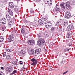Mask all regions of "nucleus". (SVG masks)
Listing matches in <instances>:
<instances>
[{"mask_svg": "<svg viewBox=\"0 0 75 75\" xmlns=\"http://www.w3.org/2000/svg\"><path fill=\"white\" fill-rule=\"evenodd\" d=\"M61 23L60 22H57L56 24L57 26H59L60 25H61Z\"/></svg>", "mask_w": 75, "mask_h": 75, "instance_id": "b1692460", "label": "nucleus"}, {"mask_svg": "<svg viewBox=\"0 0 75 75\" xmlns=\"http://www.w3.org/2000/svg\"><path fill=\"white\" fill-rule=\"evenodd\" d=\"M5 29H6V27H5Z\"/></svg>", "mask_w": 75, "mask_h": 75, "instance_id": "5fc2aeb1", "label": "nucleus"}, {"mask_svg": "<svg viewBox=\"0 0 75 75\" xmlns=\"http://www.w3.org/2000/svg\"><path fill=\"white\" fill-rule=\"evenodd\" d=\"M26 37H28V33H26Z\"/></svg>", "mask_w": 75, "mask_h": 75, "instance_id": "c03bdc74", "label": "nucleus"}, {"mask_svg": "<svg viewBox=\"0 0 75 75\" xmlns=\"http://www.w3.org/2000/svg\"><path fill=\"white\" fill-rule=\"evenodd\" d=\"M70 1L66 2L65 3L66 5H70L69 4H70Z\"/></svg>", "mask_w": 75, "mask_h": 75, "instance_id": "cd10ccee", "label": "nucleus"}, {"mask_svg": "<svg viewBox=\"0 0 75 75\" xmlns=\"http://www.w3.org/2000/svg\"><path fill=\"white\" fill-rule=\"evenodd\" d=\"M16 1H19V0H16Z\"/></svg>", "mask_w": 75, "mask_h": 75, "instance_id": "603ef678", "label": "nucleus"}, {"mask_svg": "<svg viewBox=\"0 0 75 75\" xmlns=\"http://www.w3.org/2000/svg\"><path fill=\"white\" fill-rule=\"evenodd\" d=\"M67 38H71V36H70V34H69V32L68 33V34L67 35Z\"/></svg>", "mask_w": 75, "mask_h": 75, "instance_id": "393cba45", "label": "nucleus"}, {"mask_svg": "<svg viewBox=\"0 0 75 75\" xmlns=\"http://www.w3.org/2000/svg\"><path fill=\"white\" fill-rule=\"evenodd\" d=\"M28 44H29V45H33V44H34V41L33 40H28Z\"/></svg>", "mask_w": 75, "mask_h": 75, "instance_id": "0eeeda50", "label": "nucleus"}, {"mask_svg": "<svg viewBox=\"0 0 75 75\" xmlns=\"http://www.w3.org/2000/svg\"><path fill=\"white\" fill-rule=\"evenodd\" d=\"M21 33L22 34H25V30H22Z\"/></svg>", "mask_w": 75, "mask_h": 75, "instance_id": "2f4dec72", "label": "nucleus"}, {"mask_svg": "<svg viewBox=\"0 0 75 75\" xmlns=\"http://www.w3.org/2000/svg\"><path fill=\"white\" fill-rule=\"evenodd\" d=\"M4 31V30L2 29V31Z\"/></svg>", "mask_w": 75, "mask_h": 75, "instance_id": "3c124183", "label": "nucleus"}, {"mask_svg": "<svg viewBox=\"0 0 75 75\" xmlns=\"http://www.w3.org/2000/svg\"><path fill=\"white\" fill-rule=\"evenodd\" d=\"M68 71H67L63 73V74H66V73H67V72H68Z\"/></svg>", "mask_w": 75, "mask_h": 75, "instance_id": "a19ab883", "label": "nucleus"}, {"mask_svg": "<svg viewBox=\"0 0 75 75\" xmlns=\"http://www.w3.org/2000/svg\"><path fill=\"white\" fill-rule=\"evenodd\" d=\"M74 26L69 25L67 27V31H71V30H72Z\"/></svg>", "mask_w": 75, "mask_h": 75, "instance_id": "6e6552de", "label": "nucleus"}, {"mask_svg": "<svg viewBox=\"0 0 75 75\" xmlns=\"http://www.w3.org/2000/svg\"><path fill=\"white\" fill-rule=\"evenodd\" d=\"M69 46H71V45H72V44L71 43H70L69 44Z\"/></svg>", "mask_w": 75, "mask_h": 75, "instance_id": "a18cd8bd", "label": "nucleus"}, {"mask_svg": "<svg viewBox=\"0 0 75 75\" xmlns=\"http://www.w3.org/2000/svg\"><path fill=\"white\" fill-rule=\"evenodd\" d=\"M24 69H26L24 67Z\"/></svg>", "mask_w": 75, "mask_h": 75, "instance_id": "6e6d98bb", "label": "nucleus"}, {"mask_svg": "<svg viewBox=\"0 0 75 75\" xmlns=\"http://www.w3.org/2000/svg\"><path fill=\"white\" fill-rule=\"evenodd\" d=\"M41 19L44 20V21H46L48 20V18L47 17H44L41 18Z\"/></svg>", "mask_w": 75, "mask_h": 75, "instance_id": "a211bd4d", "label": "nucleus"}, {"mask_svg": "<svg viewBox=\"0 0 75 75\" xmlns=\"http://www.w3.org/2000/svg\"><path fill=\"white\" fill-rule=\"evenodd\" d=\"M13 71V68L11 67H8L6 68V72L7 73H10L11 72Z\"/></svg>", "mask_w": 75, "mask_h": 75, "instance_id": "20e7f679", "label": "nucleus"}, {"mask_svg": "<svg viewBox=\"0 0 75 75\" xmlns=\"http://www.w3.org/2000/svg\"><path fill=\"white\" fill-rule=\"evenodd\" d=\"M8 12L9 15L10 16H13V12L11 9H8Z\"/></svg>", "mask_w": 75, "mask_h": 75, "instance_id": "ddd939ff", "label": "nucleus"}, {"mask_svg": "<svg viewBox=\"0 0 75 75\" xmlns=\"http://www.w3.org/2000/svg\"><path fill=\"white\" fill-rule=\"evenodd\" d=\"M50 67H51L50 69V71H51V70H52V67L51 66H50Z\"/></svg>", "mask_w": 75, "mask_h": 75, "instance_id": "37998d69", "label": "nucleus"}, {"mask_svg": "<svg viewBox=\"0 0 75 75\" xmlns=\"http://www.w3.org/2000/svg\"><path fill=\"white\" fill-rule=\"evenodd\" d=\"M37 36L39 39V40L37 42V44L38 45H39V46L41 47L44 44V42H45L44 40L43 39L39 38L40 37H41V34H39L37 35Z\"/></svg>", "mask_w": 75, "mask_h": 75, "instance_id": "f257e3e1", "label": "nucleus"}, {"mask_svg": "<svg viewBox=\"0 0 75 75\" xmlns=\"http://www.w3.org/2000/svg\"><path fill=\"white\" fill-rule=\"evenodd\" d=\"M69 50H70V49H65V51H69Z\"/></svg>", "mask_w": 75, "mask_h": 75, "instance_id": "4c0bfd02", "label": "nucleus"}, {"mask_svg": "<svg viewBox=\"0 0 75 75\" xmlns=\"http://www.w3.org/2000/svg\"><path fill=\"white\" fill-rule=\"evenodd\" d=\"M31 61H32V62H35V61H37V60L34 58L32 59L31 60Z\"/></svg>", "mask_w": 75, "mask_h": 75, "instance_id": "7c9ffc66", "label": "nucleus"}, {"mask_svg": "<svg viewBox=\"0 0 75 75\" xmlns=\"http://www.w3.org/2000/svg\"><path fill=\"white\" fill-rule=\"evenodd\" d=\"M40 1H41V0H36V2H38H38H40Z\"/></svg>", "mask_w": 75, "mask_h": 75, "instance_id": "ea45409f", "label": "nucleus"}, {"mask_svg": "<svg viewBox=\"0 0 75 75\" xmlns=\"http://www.w3.org/2000/svg\"><path fill=\"white\" fill-rule=\"evenodd\" d=\"M1 68L2 70H4V68L3 67H1Z\"/></svg>", "mask_w": 75, "mask_h": 75, "instance_id": "79ce46f5", "label": "nucleus"}, {"mask_svg": "<svg viewBox=\"0 0 75 75\" xmlns=\"http://www.w3.org/2000/svg\"><path fill=\"white\" fill-rule=\"evenodd\" d=\"M25 30V29H24V26L23 25V26L22 28V30L21 31H23V30Z\"/></svg>", "mask_w": 75, "mask_h": 75, "instance_id": "c9c22d12", "label": "nucleus"}, {"mask_svg": "<svg viewBox=\"0 0 75 75\" xmlns=\"http://www.w3.org/2000/svg\"><path fill=\"white\" fill-rule=\"evenodd\" d=\"M1 14L0 13V16H1Z\"/></svg>", "mask_w": 75, "mask_h": 75, "instance_id": "4d7b16f0", "label": "nucleus"}, {"mask_svg": "<svg viewBox=\"0 0 75 75\" xmlns=\"http://www.w3.org/2000/svg\"><path fill=\"white\" fill-rule=\"evenodd\" d=\"M0 23H1V24L6 25L7 21H6V20L4 19V18H2L0 20Z\"/></svg>", "mask_w": 75, "mask_h": 75, "instance_id": "423d86ee", "label": "nucleus"}, {"mask_svg": "<svg viewBox=\"0 0 75 75\" xmlns=\"http://www.w3.org/2000/svg\"><path fill=\"white\" fill-rule=\"evenodd\" d=\"M5 50L6 51H8V52H11V50L9 49H6Z\"/></svg>", "mask_w": 75, "mask_h": 75, "instance_id": "c756f323", "label": "nucleus"}, {"mask_svg": "<svg viewBox=\"0 0 75 75\" xmlns=\"http://www.w3.org/2000/svg\"><path fill=\"white\" fill-rule=\"evenodd\" d=\"M4 73L2 71H0V75H4Z\"/></svg>", "mask_w": 75, "mask_h": 75, "instance_id": "473e14b6", "label": "nucleus"}, {"mask_svg": "<svg viewBox=\"0 0 75 75\" xmlns=\"http://www.w3.org/2000/svg\"><path fill=\"white\" fill-rule=\"evenodd\" d=\"M28 52L30 55H34V50H31L30 51H28Z\"/></svg>", "mask_w": 75, "mask_h": 75, "instance_id": "1a4fd4ad", "label": "nucleus"}, {"mask_svg": "<svg viewBox=\"0 0 75 75\" xmlns=\"http://www.w3.org/2000/svg\"><path fill=\"white\" fill-rule=\"evenodd\" d=\"M65 28H64V29H63V31H65Z\"/></svg>", "mask_w": 75, "mask_h": 75, "instance_id": "8fccbe9b", "label": "nucleus"}, {"mask_svg": "<svg viewBox=\"0 0 75 75\" xmlns=\"http://www.w3.org/2000/svg\"><path fill=\"white\" fill-rule=\"evenodd\" d=\"M45 27L47 28H51L52 26L51 23L50 22H47L45 24Z\"/></svg>", "mask_w": 75, "mask_h": 75, "instance_id": "39448f33", "label": "nucleus"}, {"mask_svg": "<svg viewBox=\"0 0 75 75\" xmlns=\"http://www.w3.org/2000/svg\"><path fill=\"white\" fill-rule=\"evenodd\" d=\"M6 59H11V57L10 55H7L6 57Z\"/></svg>", "mask_w": 75, "mask_h": 75, "instance_id": "a878e982", "label": "nucleus"}, {"mask_svg": "<svg viewBox=\"0 0 75 75\" xmlns=\"http://www.w3.org/2000/svg\"><path fill=\"white\" fill-rule=\"evenodd\" d=\"M41 51V50L40 49H37L35 50L36 54H40Z\"/></svg>", "mask_w": 75, "mask_h": 75, "instance_id": "9b49d317", "label": "nucleus"}, {"mask_svg": "<svg viewBox=\"0 0 75 75\" xmlns=\"http://www.w3.org/2000/svg\"><path fill=\"white\" fill-rule=\"evenodd\" d=\"M71 16V14H69V13H66L65 16V17L67 18H69Z\"/></svg>", "mask_w": 75, "mask_h": 75, "instance_id": "dca6fc26", "label": "nucleus"}, {"mask_svg": "<svg viewBox=\"0 0 75 75\" xmlns=\"http://www.w3.org/2000/svg\"><path fill=\"white\" fill-rule=\"evenodd\" d=\"M56 29V28L55 27H52L51 28V30L52 31H54Z\"/></svg>", "mask_w": 75, "mask_h": 75, "instance_id": "aec40b11", "label": "nucleus"}, {"mask_svg": "<svg viewBox=\"0 0 75 75\" xmlns=\"http://www.w3.org/2000/svg\"><path fill=\"white\" fill-rule=\"evenodd\" d=\"M14 10L15 11H17V8H14Z\"/></svg>", "mask_w": 75, "mask_h": 75, "instance_id": "58836bf2", "label": "nucleus"}, {"mask_svg": "<svg viewBox=\"0 0 75 75\" xmlns=\"http://www.w3.org/2000/svg\"><path fill=\"white\" fill-rule=\"evenodd\" d=\"M6 18L8 21V26L9 27H11L13 25V24H14V20H12L11 21H10V18H11L8 14H6Z\"/></svg>", "mask_w": 75, "mask_h": 75, "instance_id": "f03ea898", "label": "nucleus"}, {"mask_svg": "<svg viewBox=\"0 0 75 75\" xmlns=\"http://www.w3.org/2000/svg\"><path fill=\"white\" fill-rule=\"evenodd\" d=\"M55 10L56 11H60V8H59L56 7Z\"/></svg>", "mask_w": 75, "mask_h": 75, "instance_id": "5701e85b", "label": "nucleus"}, {"mask_svg": "<svg viewBox=\"0 0 75 75\" xmlns=\"http://www.w3.org/2000/svg\"><path fill=\"white\" fill-rule=\"evenodd\" d=\"M6 52H5L3 54V57H6Z\"/></svg>", "mask_w": 75, "mask_h": 75, "instance_id": "e433bc0d", "label": "nucleus"}, {"mask_svg": "<svg viewBox=\"0 0 75 75\" xmlns=\"http://www.w3.org/2000/svg\"><path fill=\"white\" fill-rule=\"evenodd\" d=\"M8 41L9 42H11V41L14 40V38L13 35H10L9 37L8 38Z\"/></svg>", "mask_w": 75, "mask_h": 75, "instance_id": "7ed1b4c3", "label": "nucleus"}, {"mask_svg": "<svg viewBox=\"0 0 75 75\" xmlns=\"http://www.w3.org/2000/svg\"><path fill=\"white\" fill-rule=\"evenodd\" d=\"M68 33H70V35H72V32H70H70H68Z\"/></svg>", "mask_w": 75, "mask_h": 75, "instance_id": "49530a36", "label": "nucleus"}, {"mask_svg": "<svg viewBox=\"0 0 75 75\" xmlns=\"http://www.w3.org/2000/svg\"><path fill=\"white\" fill-rule=\"evenodd\" d=\"M9 6L11 8H13L14 4L13 2H10L9 3Z\"/></svg>", "mask_w": 75, "mask_h": 75, "instance_id": "2eb2a0df", "label": "nucleus"}, {"mask_svg": "<svg viewBox=\"0 0 75 75\" xmlns=\"http://www.w3.org/2000/svg\"><path fill=\"white\" fill-rule=\"evenodd\" d=\"M38 22L39 24L41 25H44V21H42V19H39L38 21Z\"/></svg>", "mask_w": 75, "mask_h": 75, "instance_id": "f8f14e48", "label": "nucleus"}, {"mask_svg": "<svg viewBox=\"0 0 75 75\" xmlns=\"http://www.w3.org/2000/svg\"><path fill=\"white\" fill-rule=\"evenodd\" d=\"M34 23H35V24H36V22H35V20H34V21H33Z\"/></svg>", "mask_w": 75, "mask_h": 75, "instance_id": "09e8293b", "label": "nucleus"}, {"mask_svg": "<svg viewBox=\"0 0 75 75\" xmlns=\"http://www.w3.org/2000/svg\"><path fill=\"white\" fill-rule=\"evenodd\" d=\"M66 8L67 9V10H69L70 9V5H66Z\"/></svg>", "mask_w": 75, "mask_h": 75, "instance_id": "c85d7f7f", "label": "nucleus"}, {"mask_svg": "<svg viewBox=\"0 0 75 75\" xmlns=\"http://www.w3.org/2000/svg\"><path fill=\"white\" fill-rule=\"evenodd\" d=\"M49 1H51V0H49Z\"/></svg>", "mask_w": 75, "mask_h": 75, "instance_id": "864d4df0", "label": "nucleus"}, {"mask_svg": "<svg viewBox=\"0 0 75 75\" xmlns=\"http://www.w3.org/2000/svg\"><path fill=\"white\" fill-rule=\"evenodd\" d=\"M30 14H34V13L33 12V11L32 10H31L30 12Z\"/></svg>", "mask_w": 75, "mask_h": 75, "instance_id": "72a5a7b5", "label": "nucleus"}, {"mask_svg": "<svg viewBox=\"0 0 75 75\" xmlns=\"http://www.w3.org/2000/svg\"><path fill=\"white\" fill-rule=\"evenodd\" d=\"M38 62H37V61H35L33 62L31 64V65H37V64Z\"/></svg>", "mask_w": 75, "mask_h": 75, "instance_id": "f3484780", "label": "nucleus"}, {"mask_svg": "<svg viewBox=\"0 0 75 75\" xmlns=\"http://www.w3.org/2000/svg\"><path fill=\"white\" fill-rule=\"evenodd\" d=\"M64 4L65 3H63L62 4H60V6L62 8H65V6H64Z\"/></svg>", "mask_w": 75, "mask_h": 75, "instance_id": "4be33fe9", "label": "nucleus"}, {"mask_svg": "<svg viewBox=\"0 0 75 75\" xmlns=\"http://www.w3.org/2000/svg\"><path fill=\"white\" fill-rule=\"evenodd\" d=\"M23 62L22 61H20L19 62V64L20 65H22V64H23Z\"/></svg>", "mask_w": 75, "mask_h": 75, "instance_id": "f704fd0d", "label": "nucleus"}, {"mask_svg": "<svg viewBox=\"0 0 75 75\" xmlns=\"http://www.w3.org/2000/svg\"><path fill=\"white\" fill-rule=\"evenodd\" d=\"M26 53V52L24 50L21 51V54H25Z\"/></svg>", "mask_w": 75, "mask_h": 75, "instance_id": "412c9836", "label": "nucleus"}, {"mask_svg": "<svg viewBox=\"0 0 75 75\" xmlns=\"http://www.w3.org/2000/svg\"><path fill=\"white\" fill-rule=\"evenodd\" d=\"M17 73V70H14L13 72L11 74V75H14V74Z\"/></svg>", "mask_w": 75, "mask_h": 75, "instance_id": "bb28decb", "label": "nucleus"}, {"mask_svg": "<svg viewBox=\"0 0 75 75\" xmlns=\"http://www.w3.org/2000/svg\"><path fill=\"white\" fill-rule=\"evenodd\" d=\"M12 65L13 67L14 66V67H17V63L16 62V61H13L12 62Z\"/></svg>", "mask_w": 75, "mask_h": 75, "instance_id": "4468645a", "label": "nucleus"}, {"mask_svg": "<svg viewBox=\"0 0 75 75\" xmlns=\"http://www.w3.org/2000/svg\"><path fill=\"white\" fill-rule=\"evenodd\" d=\"M61 23L63 25H68V22L66 21H62Z\"/></svg>", "mask_w": 75, "mask_h": 75, "instance_id": "9d476101", "label": "nucleus"}, {"mask_svg": "<svg viewBox=\"0 0 75 75\" xmlns=\"http://www.w3.org/2000/svg\"><path fill=\"white\" fill-rule=\"evenodd\" d=\"M3 40H4V38H3V37L2 36L0 37V42H2Z\"/></svg>", "mask_w": 75, "mask_h": 75, "instance_id": "6ab92c4d", "label": "nucleus"}, {"mask_svg": "<svg viewBox=\"0 0 75 75\" xmlns=\"http://www.w3.org/2000/svg\"><path fill=\"white\" fill-rule=\"evenodd\" d=\"M2 1L4 2H6V0H2Z\"/></svg>", "mask_w": 75, "mask_h": 75, "instance_id": "de8ad7c7", "label": "nucleus"}]
</instances>
